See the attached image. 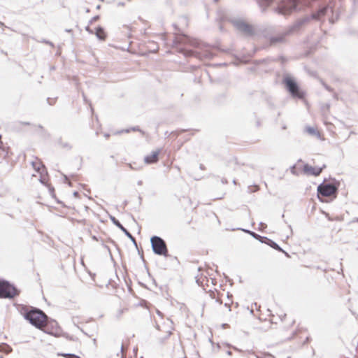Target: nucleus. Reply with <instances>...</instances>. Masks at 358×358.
Here are the masks:
<instances>
[{
  "label": "nucleus",
  "instance_id": "obj_13",
  "mask_svg": "<svg viewBox=\"0 0 358 358\" xmlns=\"http://www.w3.org/2000/svg\"><path fill=\"white\" fill-rule=\"evenodd\" d=\"M308 131L310 134H314L315 133V130L313 129H308Z\"/></svg>",
  "mask_w": 358,
  "mask_h": 358
},
{
  "label": "nucleus",
  "instance_id": "obj_16",
  "mask_svg": "<svg viewBox=\"0 0 358 358\" xmlns=\"http://www.w3.org/2000/svg\"><path fill=\"white\" fill-rule=\"evenodd\" d=\"M87 31H89V32H90V33H92V31H90L88 28L87 29Z\"/></svg>",
  "mask_w": 358,
  "mask_h": 358
},
{
  "label": "nucleus",
  "instance_id": "obj_10",
  "mask_svg": "<svg viewBox=\"0 0 358 358\" xmlns=\"http://www.w3.org/2000/svg\"><path fill=\"white\" fill-rule=\"evenodd\" d=\"M111 220L113 221V222L121 230H122L123 231H126V229L122 226V224L117 221L115 220V217H112L111 218Z\"/></svg>",
  "mask_w": 358,
  "mask_h": 358
},
{
  "label": "nucleus",
  "instance_id": "obj_11",
  "mask_svg": "<svg viewBox=\"0 0 358 358\" xmlns=\"http://www.w3.org/2000/svg\"><path fill=\"white\" fill-rule=\"evenodd\" d=\"M250 234L252 236H254L255 238H259V239H260V241H261L262 242H264V241L262 240V237H260L259 235H257V234H255V233H253V232H250Z\"/></svg>",
  "mask_w": 358,
  "mask_h": 358
},
{
  "label": "nucleus",
  "instance_id": "obj_5",
  "mask_svg": "<svg viewBox=\"0 0 358 358\" xmlns=\"http://www.w3.org/2000/svg\"><path fill=\"white\" fill-rule=\"evenodd\" d=\"M286 86L292 94L294 96L301 97L303 93L299 90L296 82L291 78H286L285 80Z\"/></svg>",
  "mask_w": 358,
  "mask_h": 358
},
{
  "label": "nucleus",
  "instance_id": "obj_14",
  "mask_svg": "<svg viewBox=\"0 0 358 358\" xmlns=\"http://www.w3.org/2000/svg\"><path fill=\"white\" fill-rule=\"evenodd\" d=\"M129 237L131 238V234L126 230V231H124Z\"/></svg>",
  "mask_w": 358,
  "mask_h": 358
},
{
  "label": "nucleus",
  "instance_id": "obj_3",
  "mask_svg": "<svg viewBox=\"0 0 358 358\" xmlns=\"http://www.w3.org/2000/svg\"><path fill=\"white\" fill-rule=\"evenodd\" d=\"M17 294V289L5 281H0V297L13 298Z\"/></svg>",
  "mask_w": 358,
  "mask_h": 358
},
{
  "label": "nucleus",
  "instance_id": "obj_9",
  "mask_svg": "<svg viewBox=\"0 0 358 358\" xmlns=\"http://www.w3.org/2000/svg\"><path fill=\"white\" fill-rule=\"evenodd\" d=\"M265 243L275 250L282 251V250L278 246V245L271 240L267 239V241H266Z\"/></svg>",
  "mask_w": 358,
  "mask_h": 358
},
{
  "label": "nucleus",
  "instance_id": "obj_15",
  "mask_svg": "<svg viewBox=\"0 0 358 358\" xmlns=\"http://www.w3.org/2000/svg\"><path fill=\"white\" fill-rule=\"evenodd\" d=\"M326 10H327V8H325V9L322 10L321 11V13H324V11H326Z\"/></svg>",
  "mask_w": 358,
  "mask_h": 358
},
{
  "label": "nucleus",
  "instance_id": "obj_1",
  "mask_svg": "<svg viewBox=\"0 0 358 358\" xmlns=\"http://www.w3.org/2000/svg\"><path fill=\"white\" fill-rule=\"evenodd\" d=\"M25 318L29 322L38 329H41L46 324L47 317L41 310H32L25 315Z\"/></svg>",
  "mask_w": 358,
  "mask_h": 358
},
{
  "label": "nucleus",
  "instance_id": "obj_6",
  "mask_svg": "<svg viewBox=\"0 0 358 358\" xmlns=\"http://www.w3.org/2000/svg\"><path fill=\"white\" fill-rule=\"evenodd\" d=\"M322 170V168L314 167L308 164L304 165L303 171L308 175L318 176Z\"/></svg>",
  "mask_w": 358,
  "mask_h": 358
},
{
  "label": "nucleus",
  "instance_id": "obj_4",
  "mask_svg": "<svg viewBox=\"0 0 358 358\" xmlns=\"http://www.w3.org/2000/svg\"><path fill=\"white\" fill-rule=\"evenodd\" d=\"M336 189L335 185L324 182L317 187L318 196H331L336 194Z\"/></svg>",
  "mask_w": 358,
  "mask_h": 358
},
{
  "label": "nucleus",
  "instance_id": "obj_2",
  "mask_svg": "<svg viewBox=\"0 0 358 358\" xmlns=\"http://www.w3.org/2000/svg\"><path fill=\"white\" fill-rule=\"evenodd\" d=\"M151 244L155 253L159 255H166L167 249L164 241L158 236L151 238Z\"/></svg>",
  "mask_w": 358,
  "mask_h": 358
},
{
  "label": "nucleus",
  "instance_id": "obj_8",
  "mask_svg": "<svg viewBox=\"0 0 358 358\" xmlns=\"http://www.w3.org/2000/svg\"><path fill=\"white\" fill-rule=\"evenodd\" d=\"M94 34L100 40H104L106 38V34L101 27L96 28Z\"/></svg>",
  "mask_w": 358,
  "mask_h": 358
},
{
  "label": "nucleus",
  "instance_id": "obj_12",
  "mask_svg": "<svg viewBox=\"0 0 358 358\" xmlns=\"http://www.w3.org/2000/svg\"><path fill=\"white\" fill-rule=\"evenodd\" d=\"M62 356L64 357H69V358H78L73 355H68V354H66V355H62Z\"/></svg>",
  "mask_w": 358,
  "mask_h": 358
},
{
  "label": "nucleus",
  "instance_id": "obj_7",
  "mask_svg": "<svg viewBox=\"0 0 358 358\" xmlns=\"http://www.w3.org/2000/svg\"><path fill=\"white\" fill-rule=\"evenodd\" d=\"M158 155H159L158 150L152 152V153L150 155H149L145 157V159H144L145 162L146 164H152V163L156 162L158 159Z\"/></svg>",
  "mask_w": 358,
  "mask_h": 358
}]
</instances>
